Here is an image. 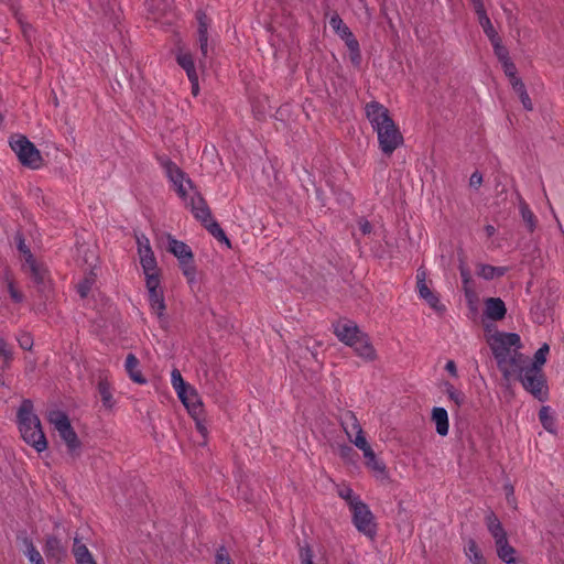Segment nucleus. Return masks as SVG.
I'll return each instance as SVG.
<instances>
[{
	"label": "nucleus",
	"instance_id": "1",
	"mask_svg": "<svg viewBox=\"0 0 564 564\" xmlns=\"http://www.w3.org/2000/svg\"><path fill=\"white\" fill-rule=\"evenodd\" d=\"M487 343L506 379L513 376L521 362H524L525 356L519 351L520 336L518 334L497 332L488 337Z\"/></svg>",
	"mask_w": 564,
	"mask_h": 564
},
{
	"label": "nucleus",
	"instance_id": "2",
	"mask_svg": "<svg viewBox=\"0 0 564 564\" xmlns=\"http://www.w3.org/2000/svg\"><path fill=\"white\" fill-rule=\"evenodd\" d=\"M17 423L23 441L36 452L42 453L47 448V441L42 430L41 421L34 413L33 403L24 399L17 412Z\"/></svg>",
	"mask_w": 564,
	"mask_h": 564
},
{
	"label": "nucleus",
	"instance_id": "3",
	"mask_svg": "<svg viewBox=\"0 0 564 564\" xmlns=\"http://www.w3.org/2000/svg\"><path fill=\"white\" fill-rule=\"evenodd\" d=\"M513 375H517L525 391L531 393L540 401L547 397L546 378L542 369L534 366H525V361L517 368Z\"/></svg>",
	"mask_w": 564,
	"mask_h": 564
},
{
	"label": "nucleus",
	"instance_id": "4",
	"mask_svg": "<svg viewBox=\"0 0 564 564\" xmlns=\"http://www.w3.org/2000/svg\"><path fill=\"white\" fill-rule=\"evenodd\" d=\"M10 147L24 166L36 170L42 165L43 160L40 151L24 135L12 137Z\"/></svg>",
	"mask_w": 564,
	"mask_h": 564
},
{
	"label": "nucleus",
	"instance_id": "5",
	"mask_svg": "<svg viewBox=\"0 0 564 564\" xmlns=\"http://www.w3.org/2000/svg\"><path fill=\"white\" fill-rule=\"evenodd\" d=\"M47 420L58 432L61 438L66 443L70 452L79 447L78 437L70 425L68 416L63 411H51L47 415Z\"/></svg>",
	"mask_w": 564,
	"mask_h": 564
},
{
	"label": "nucleus",
	"instance_id": "6",
	"mask_svg": "<svg viewBox=\"0 0 564 564\" xmlns=\"http://www.w3.org/2000/svg\"><path fill=\"white\" fill-rule=\"evenodd\" d=\"M349 510L351 512L352 523L356 529L370 539L375 538L377 533V525L375 522V517L369 507L364 501H361Z\"/></svg>",
	"mask_w": 564,
	"mask_h": 564
},
{
	"label": "nucleus",
	"instance_id": "7",
	"mask_svg": "<svg viewBox=\"0 0 564 564\" xmlns=\"http://www.w3.org/2000/svg\"><path fill=\"white\" fill-rule=\"evenodd\" d=\"M379 149L386 155H391L403 143V135L394 121L376 131Z\"/></svg>",
	"mask_w": 564,
	"mask_h": 564
},
{
	"label": "nucleus",
	"instance_id": "8",
	"mask_svg": "<svg viewBox=\"0 0 564 564\" xmlns=\"http://www.w3.org/2000/svg\"><path fill=\"white\" fill-rule=\"evenodd\" d=\"M329 25L345 41L348 50L350 51L351 61L355 64H359V44L358 41L355 39L354 34L351 33V31L349 30V28L344 23V21L338 14H334L330 17Z\"/></svg>",
	"mask_w": 564,
	"mask_h": 564
},
{
	"label": "nucleus",
	"instance_id": "9",
	"mask_svg": "<svg viewBox=\"0 0 564 564\" xmlns=\"http://www.w3.org/2000/svg\"><path fill=\"white\" fill-rule=\"evenodd\" d=\"M138 253L145 279L149 276H159L158 263L150 246L149 239L144 235L137 236Z\"/></svg>",
	"mask_w": 564,
	"mask_h": 564
},
{
	"label": "nucleus",
	"instance_id": "10",
	"mask_svg": "<svg viewBox=\"0 0 564 564\" xmlns=\"http://www.w3.org/2000/svg\"><path fill=\"white\" fill-rule=\"evenodd\" d=\"M165 173L173 183L177 194L184 200H187L191 191H194L192 181L187 178L184 172L173 162L167 161L164 164Z\"/></svg>",
	"mask_w": 564,
	"mask_h": 564
},
{
	"label": "nucleus",
	"instance_id": "11",
	"mask_svg": "<svg viewBox=\"0 0 564 564\" xmlns=\"http://www.w3.org/2000/svg\"><path fill=\"white\" fill-rule=\"evenodd\" d=\"M365 113L375 132L393 121L388 108L375 100L366 104Z\"/></svg>",
	"mask_w": 564,
	"mask_h": 564
},
{
	"label": "nucleus",
	"instance_id": "12",
	"mask_svg": "<svg viewBox=\"0 0 564 564\" xmlns=\"http://www.w3.org/2000/svg\"><path fill=\"white\" fill-rule=\"evenodd\" d=\"M416 289L420 299L424 300L433 311L438 314L445 311V306L441 303L437 294L427 286L426 271L422 268L416 272Z\"/></svg>",
	"mask_w": 564,
	"mask_h": 564
},
{
	"label": "nucleus",
	"instance_id": "13",
	"mask_svg": "<svg viewBox=\"0 0 564 564\" xmlns=\"http://www.w3.org/2000/svg\"><path fill=\"white\" fill-rule=\"evenodd\" d=\"M334 333L343 344L351 347L355 340H357L364 332L360 330L356 323L351 321H341L334 325Z\"/></svg>",
	"mask_w": 564,
	"mask_h": 564
},
{
	"label": "nucleus",
	"instance_id": "14",
	"mask_svg": "<svg viewBox=\"0 0 564 564\" xmlns=\"http://www.w3.org/2000/svg\"><path fill=\"white\" fill-rule=\"evenodd\" d=\"M22 269L30 274L33 282L41 289L45 290L50 283V274L46 267L37 262L34 258L24 262Z\"/></svg>",
	"mask_w": 564,
	"mask_h": 564
},
{
	"label": "nucleus",
	"instance_id": "15",
	"mask_svg": "<svg viewBox=\"0 0 564 564\" xmlns=\"http://www.w3.org/2000/svg\"><path fill=\"white\" fill-rule=\"evenodd\" d=\"M185 202L191 206L194 217L200 220L204 225L213 220L210 209L199 193L193 191V194H189Z\"/></svg>",
	"mask_w": 564,
	"mask_h": 564
},
{
	"label": "nucleus",
	"instance_id": "16",
	"mask_svg": "<svg viewBox=\"0 0 564 564\" xmlns=\"http://www.w3.org/2000/svg\"><path fill=\"white\" fill-rule=\"evenodd\" d=\"M184 406L187 409L193 419L203 415V402L197 391L191 386L186 391L177 395Z\"/></svg>",
	"mask_w": 564,
	"mask_h": 564
},
{
	"label": "nucleus",
	"instance_id": "17",
	"mask_svg": "<svg viewBox=\"0 0 564 564\" xmlns=\"http://www.w3.org/2000/svg\"><path fill=\"white\" fill-rule=\"evenodd\" d=\"M350 348L354 349L358 357L366 361H373L377 359V351L366 333H362L361 336L355 340Z\"/></svg>",
	"mask_w": 564,
	"mask_h": 564
},
{
	"label": "nucleus",
	"instance_id": "18",
	"mask_svg": "<svg viewBox=\"0 0 564 564\" xmlns=\"http://www.w3.org/2000/svg\"><path fill=\"white\" fill-rule=\"evenodd\" d=\"M473 7L475 9V12L478 17V22L481 25L485 34L488 36V39L494 41L495 39L499 37L497 31L495 30L489 17L486 13L482 0H471Z\"/></svg>",
	"mask_w": 564,
	"mask_h": 564
},
{
	"label": "nucleus",
	"instance_id": "19",
	"mask_svg": "<svg viewBox=\"0 0 564 564\" xmlns=\"http://www.w3.org/2000/svg\"><path fill=\"white\" fill-rule=\"evenodd\" d=\"M196 19L198 22V44L199 50L203 57L208 56L209 52V43H208V28L210 25V20L207 18V15L204 12H197Z\"/></svg>",
	"mask_w": 564,
	"mask_h": 564
},
{
	"label": "nucleus",
	"instance_id": "20",
	"mask_svg": "<svg viewBox=\"0 0 564 564\" xmlns=\"http://www.w3.org/2000/svg\"><path fill=\"white\" fill-rule=\"evenodd\" d=\"M343 429L348 437V440L352 443L354 438L365 437L364 431L356 417V415L348 411L341 417Z\"/></svg>",
	"mask_w": 564,
	"mask_h": 564
},
{
	"label": "nucleus",
	"instance_id": "21",
	"mask_svg": "<svg viewBox=\"0 0 564 564\" xmlns=\"http://www.w3.org/2000/svg\"><path fill=\"white\" fill-rule=\"evenodd\" d=\"M44 553L56 562L63 561L67 555V549L56 536H48L45 541Z\"/></svg>",
	"mask_w": 564,
	"mask_h": 564
},
{
	"label": "nucleus",
	"instance_id": "22",
	"mask_svg": "<svg viewBox=\"0 0 564 564\" xmlns=\"http://www.w3.org/2000/svg\"><path fill=\"white\" fill-rule=\"evenodd\" d=\"M507 313L503 301L499 297H489L485 301V314L489 319L500 321Z\"/></svg>",
	"mask_w": 564,
	"mask_h": 564
},
{
	"label": "nucleus",
	"instance_id": "23",
	"mask_svg": "<svg viewBox=\"0 0 564 564\" xmlns=\"http://www.w3.org/2000/svg\"><path fill=\"white\" fill-rule=\"evenodd\" d=\"M497 556L506 564H519L517 551L510 545L508 538L495 544Z\"/></svg>",
	"mask_w": 564,
	"mask_h": 564
},
{
	"label": "nucleus",
	"instance_id": "24",
	"mask_svg": "<svg viewBox=\"0 0 564 564\" xmlns=\"http://www.w3.org/2000/svg\"><path fill=\"white\" fill-rule=\"evenodd\" d=\"M76 564H97L93 554L77 536L74 538V544L72 550Z\"/></svg>",
	"mask_w": 564,
	"mask_h": 564
},
{
	"label": "nucleus",
	"instance_id": "25",
	"mask_svg": "<svg viewBox=\"0 0 564 564\" xmlns=\"http://www.w3.org/2000/svg\"><path fill=\"white\" fill-rule=\"evenodd\" d=\"M486 524L488 531L495 540V544L508 538L507 532L505 531L500 520L495 516V513L490 512L486 516Z\"/></svg>",
	"mask_w": 564,
	"mask_h": 564
},
{
	"label": "nucleus",
	"instance_id": "26",
	"mask_svg": "<svg viewBox=\"0 0 564 564\" xmlns=\"http://www.w3.org/2000/svg\"><path fill=\"white\" fill-rule=\"evenodd\" d=\"M432 421L435 423L437 434L441 436H446L448 434V414L444 408L433 409Z\"/></svg>",
	"mask_w": 564,
	"mask_h": 564
},
{
	"label": "nucleus",
	"instance_id": "27",
	"mask_svg": "<svg viewBox=\"0 0 564 564\" xmlns=\"http://www.w3.org/2000/svg\"><path fill=\"white\" fill-rule=\"evenodd\" d=\"M126 371L128 372L131 380L137 383L143 384L147 382L139 368V360L133 354H129L124 362Z\"/></svg>",
	"mask_w": 564,
	"mask_h": 564
},
{
	"label": "nucleus",
	"instance_id": "28",
	"mask_svg": "<svg viewBox=\"0 0 564 564\" xmlns=\"http://www.w3.org/2000/svg\"><path fill=\"white\" fill-rule=\"evenodd\" d=\"M169 250L180 260V262L189 261L193 259V253L189 247L176 239H170Z\"/></svg>",
	"mask_w": 564,
	"mask_h": 564
},
{
	"label": "nucleus",
	"instance_id": "29",
	"mask_svg": "<svg viewBox=\"0 0 564 564\" xmlns=\"http://www.w3.org/2000/svg\"><path fill=\"white\" fill-rule=\"evenodd\" d=\"M366 467L373 474V476L380 480H389V473L386 464L377 456L365 463Z\"/></svg>",
	"mask_w": 564,
	"mask_h": 564
},
{
	"label": "nucleus",
	"instance_id": "30",
	"mask_svg": "<svg viewBox=\"0 0 564 564\" xmlns=\"http://www.w3.org/2000/svg\"><path fill=\"white\" fill-rule=\"evenodd\" d=\"M337 495L346 501L349 509L360 503L362 500L360 499V496L354 492V490L350 488V486L346 484L337 485L336 487Z\"/></svg>",
	"mask_w": 564,
	"mask_h": 564
},
{
	"label": "nucleus",
	"instance_id": "31",
	"mask_svg": "<svg viewBox=\"0 0 564 564\" xmlns=\"http://www.w3.org/2000/svg\"><path fill=\"white\" fill-rule=\"evenodd\" d=\"M145 286L148 290V301L149 305L155 301H159L163 296V291L160 289V278L159 276H149L145 279Z\"/></svg>",
	"mask_w": 564,
	"mask_h": 564
},
{
	"label": "nucleus",
	"instance_id": "32",
	"mask_svg": "<svg viewBox=\"0 0 564 564\" xmlns=\"http://www.w3.org/2000/svg\"><path fill=\"white\" fill-rule=\"evenodd\" d=\"M519 210L529 231H534L536 228V217L533 212L530 209L529 205L524 202L523 198L519 197Z\"/></svg>",
	"mask_w": 564,
	"mask_h": 564
},
{
	"label": "nucleus",
	"instance_id": "33",
	"mask_svg": "<svg viewBox=\"0 0 564 564\" xmlns=\"http://www.w3.org/2000/svg\"><path fill=\"white\" fill-rule=\"evenodd\" d=\"M176 61L178 65L186 72L187 77L197 75L193 57L188 52H178Z\"/></svg>",
	"mask_w": 564,
	"mask_h": 564
},
{
	"label": "nucleus",
	"instance_id": "34",
	"mask_svg": "<svg viewBox=\"0 0 564 564\" xmlns=\"http://www.w3.org/2000/svg\"><path fill=\"white\" fill-rule=\"evenodd\" d=\"M465 555L471 564L484 561L481 551L479 550L475 540L469 539L464 547Z\"/></svg>",
	"mask_w": 564,
	"mask_h": 564
},
{
	"label": "nucleus",
	"instance_id": "35",
	"mask_svg": "<svg viewBox=\"0 0 564 564\" xmlns=\"http://www.w3.org/2000/svg\"><path fill=\"white\" fill-rule=\"evenodd\" d=\"M550 352V346L547 344H543L534 354L533 361H529L525 358V366H534L539 369H542L544 364L546 362L547 355Z\"/></svg>",
	"mask_w": 564,
	"mask_h": 564
},
{
	"label": "nucleus",
	"instance_id": "36",
	"mask_svg": "<svg viewBox=\"0 0 564 564\" xmlns=\"http://www.w3.org/2000/svg\"><path fill=\"white\" fill-rule=\"evenodd\" d=\"M98 392L101 397L102 404L111 409L115 404L110 384L107 380H100L98 382Z\"/></svg>",
	"mask_w": 564,
	"mask_h": 564
},
{
	"label": "nucleus",
	"instance_id": "37",
	"mask_svg": "<svg viewBox=\"0 0 564 564\" xmlns=\"http://www.w3.org/2000/svg\"><path fill=\"white\" fill-rule=\"evenodd\" d=\"M150 308H151L152 314H154L156 316V318L159 319L161 326L165 327L167 324V318L165 315L166 306H165L164 297L150 304Z\"/></svg>",
	"mask_w": 564,
	"mask_h": 564
},
{
	"label": "nucleus",
	"instance_id": "38",
	"mask_svg": "<svg viewBox=\"0 0 564 564\" xmlns=\"http://www.w3.org/2000/svg\"><path fill=\"white\" fill-rule=\"evenodd\" d=\"M352 444L362 452L366 462L377 456L366 437L354 438Z\"/></svg>",
	"mask_w": 564,
	"mask_h": 564
},
{
	"label": "nucleus",
	"instance_id": "39",
	"mask_svg": "<svg viewBox=\"0 0 564 564\" xmlns=\"http://www.w3.org/2000/svg\"><path fill=\"white\" fill-rule=\"evenodd\" d=\"M171 383L174 390L176 391L177 395H180L182 392L186 391L189 384H187L181 372L177 369H173L171 372Z\"/></svg>",
	"mask_w": 564,
	"mask_h": 564
},
{
	"label": "nucleus",
	"instance_id": "40",
	"mask_svg": "<svg viewBox=\"0 0 564 564\" xmlns=\"http://www.w3.org/2000/svg\"><path fill=\"white\" fill-rule=\"evenodd\" d=\"M208 231L218 240L225 241L228 246L230 245L229 239L227 238L225 231L220 228V226L213 219L206 225H204Z\"/></svg>",
	"mask_w": 564,
	"mask_h": 564
},
{
	"label": "nucleus",
	"instance_id": "41",
	"mask_svg": "<svg viewBox=\"0 0 564 564\" xmlns=\"http://www.w3.org/2000/svg\"><path fill=\"white\" fill-rule=\"evenodd\" d=\"M491 44L494 46V51H495V54L496 56L498 57L499 62L502 64L509 59H511L509 57V52L508 50L502 45L501 43V39L500 37H497L495 39L494 41H491Z\"/></svg>",
	"mask_w": 564,
	"mask_h": 564
},
{
	"label": "nucleus",
	"instance_id": "42",
	"mask_svg": "<svg viewBox=\"0 0 564 564\" xmlns=\"http://www.w3.org/2000/svg\"><path fill=\"white\" fill-rule=\"evenodd\" d=\"M25 556L32 564L43 561L41 553L31 541L25 540Z\"/></svg>",
	"mask_w": 564,
	"mask_h": 564
},
{
	"label": "nucleus",
	"instance_id": "43",
	"mask_svg": "<svg viewBox=\"0 0 564 564\" xmlns=\"http://www.w3.org/2000/svg\"><path fill=\"white\" fill-rule=\"evenodd\" d=\"M539 419L543 425V427L553 433L554 432V421L553 417L550 415L549 408L543 406L539 412Z\"/></svg>",
	"mask_w": 564,
	"mask_h": 564
},
{
	"label": "nucleus",
	"instance_id": "44",
	"mask_svg": "<svg viewBox=\"0 0 564 564\" xmlns=\"http://www.w3.org/2000/svg\"><path fill=\"white\" fill-rule=\"evenodd\" d=\"M446 393L448 398L455 402V404L460 405L465 401V395L463 392L458 391L452 384H446Z\"/></svg>",
	"mask_w": 564,
	"mask_h": 564
},
{
	"label": "nucleus",
	"instance_id": "45",
	"mask_svg": "<svg viewBox=\"0 0 564 564\" xmlns=\"http://www.w3.org/2000/svg\"><path fill=\"white\" fill-rule=\"evenodd\" d=\"M17 243H18V249L19 251L23 254L24 257V262L33 259V254L31 253L30 249L26 247L25 245V241L23 239V237L21 235H18L17 236Z\"/></svg>",
	"mask_w": 564,
	"mask_h": 564
},
{
	"label": "nucleus",
	"instance_id": "46",
	"mask_svg": "<svg viewBox=\"0 0 564 564\" xmlns=\"http://www.w3.org/2000/svg\"><path fill=\"white\" fill-rule=\"evenodd\" d=\"M182 270L184 275L187 278L188 282H193L195 280V267L193 265L192 260L181 262Z\"/></svg>",
	"mask_w": 564,
	"mask_h": 564
},
{
	"label": "nucleus",
	"instance_id": "47",
	"mask_svg": "<svg viewBox=\"0 0 564 564\" xmlns=\"http://www.w3.org/2000/svg\"><path fill=\"white\" fill-rule=\"evenodd\" d=\"M7 283L11 299L17 303H21L23 301V294L14 286L13 281L9 278H7Z\"/></svg>",
	"mask_w": 564,
	"mask_h": 564
},
{
	"label": "nucleus",
	"instance_id": "48",
	"mask_svg": "<svg viewBox=\"0 0 564 564\" xmlns=\"http://www.w3.org/2000/svg\"><path fill=\"white\" fill-rule=\"evenodd\" d=\"M495 272H496V269L494 265L481 264L478 270V275H480L481 278H484L486 280H491V279L496 278Z\"/></svg>",
	"mask_w": 564,
	"mask_h": 564
},
{
	"label": "nucleus",
	"instance_id": "49",
	"mask_svg": "<svg viewBox=\"0 0 564 564\" xmlns=\"http://www.w3.org/2000/svg\"><path fill=\"white\" fill-rule=\"evenodd\" d=\"M93 280L86 278L83 282L78 284L77 291L82 297H86L91 289Z\"/></svg>",
	"mask_w": 564,
	"mask_h": 564
},
{
	"label": "nucleus",
	"instance_id": "50",
	"mask_svg": "<svg viewBox=\"0 0 564 564\" xmlns=\"http://www.w3.org/2000/svg\"><path fill=\"white\" fill-rule=\"evenodd\" d=\"M19 345L24 350H30L33 346V339L29 334H21L18 337Z\"/></svg>",
	"mask_w": 564,
	"mask_h": 564
},
{
	"label": "nucleus",
	"instance_id": "51",
	"mask_svg": "<svg viewBox=\"0 0 564 564\" xmlns=\"http://www.w3.org/2000/svg\"><path fill=\"white\" fill-rule=\"evenodd\" d=\"M0 355L6 361H10L12 359V351L7 341L2 338H0Z\"/></svg>",
	"mask_w": 564,
	"mask_h": 564
},
{
	"label": "nucleus",
	"instance_id": "52",
	"mask_svg": "<svg viewBox=\"0 0 564 564\" xmlns=\"http://www.w3.org/2000/svg\"><path fill=\"white\" fill-rule=\"evenodd\" d=\"M215 564H231V561L224 547L217 551Z\"/></svg>",
	"mask_w": 564,
	"mask_h": 564
},
{
	"label": "nucleus",
	"instance_id": "53",
	"mask_svg": "<svg viewBox=\"0 0 564 564\" xmlns=\"http://www.w3.org/2000/svg\"><path fill=\"white\" fill-rule=\"evenodd\" d=\"M501 65H502L503 72L507 77H510V76H513L517 74V67L511 59L502 63Z\"/></svg>",
	"mask_w": 564,
	"mask_h": 564
},
{
	"label": "nucleus",
	"instance_id": "54",
	"mask_svg": "<svg viewBox=\"0 0 564 564\" xmlns=\"http://www.w3.org/2000/svg\"><path fill=\"white\" fill-rule=\"evenodd\" d=\"M300 556H301V560H302V563L303 564H313V555H312V552L310 549L307 547H303L301 549L300 551Z\"/></svg>",
	"mask_w": 564,
	"mask_h": 564
},
{
	"label": "nucleus",
	"instance_id": "55",
	"mask_svg": "<svg viewBox=\"0 0 564 564\" xmlns=\"http://www.w3.org/2000/svg\"><path fill=\"white\" fill-rule=\"evenodd\" d=\"M482 184V175L479 172H474L469 178V186L478 188Z\"/></svg>",
	"mask_w": 564,
	"mask_h": 564
},
{
	"label": "nucleus",
	"instance_id": "56",
	"mask_svg": "<svg viewBox=\"0 0 564 564\" xmlns=\"http://www.w3.org/2000/svg\"><path fill=\"white\" fill-rule=\"evenodd\" d=\"M519 98H520L525 110L531 111L533 109V104H532L531 98L527 91H521V94L519 95Z\"/></svg>",
	"mask_w": 564,
	"mask_h": 564
},
{
	"label": "nucleus",
	"instance_id": "57",
	"mask_svg": "<svg viewBox=\"0 0 564 564\" xmlns=\"http://www.w3.org/2000/svg\"><path fill=\"white\" fill-rule=\"evenodd\" d=\"M191 85H192V93L194 96L198 95L199 86H198V76L195 75L193 77H188Z\"/></svg>",
	"mask_w": 564,
	"mask_h": 564
},
{
	"label": "nucleus",
	"instance_id": "58",
	"mask_svg": "<svg viewBox=\"0 0 564 564\" xmlns=\"http://www.w3.org/2000/svg\"><path fill=\"white\" fill-rule=\"evenodd\" d=\"M202 416H198L197 419H194L195 422H196V429L199 431V433L205 436L206 433H207V429L203 422V420L200 419Z\"/></svg>",
	"mask_w": 564,
	"mask_h": 564
},
{
	"label": "nucleus",
	"instance_id": "59",
	"mask_svg": "<svg viewBox=\"0 0 564 564\" xmlns=\"http://www.w3.org/2000/svg\"><path fill=\"white\" fill-rule=\"evenodd\" d=\"M445 369L453 376V377H456L457 376V368H456V365L453 360H448L446 362V366H445Z\"/></svg>",
	"mask_w": 564,
	"mask_h": 564
},
{
	"label": "nucleus",
	"instance_id": "60",
	"mask_svg": "<svg viewBox=\"0 0 564 564\" xmlns=\"http://www.w3.org/2000/svg\"><path fill=\"white\" fill-rule=\"evenodd\" d=\"M505 489H506V492H507V499H508L509 503H513L514 502L513 487L511 485H506Z\"/></svg>",
	"mask_w": 564,
	"mask_h": 564
},
{
	"label": "nucleus",
	"instance_id": "61",
	"mask_svg": "<svg viewBox=\"0 0 564 564\" xmlns=\"http://www.w3.org/2000/svg\"><path fill=\"white\" fill-rule=\"evenodd\" d=\"M484 230L487 237H492L496 234V228L492 225H486Z\"/></svg>",
	"mask_w": 564,
	"mask_h": 564
},
{
	"label": "nucleus",
	"instance_id": "62",
	"mask_svg": "<svg viewBox=\"0 0 564 564\" xmlns=\"http://www.w3.org/2000/svg\"><path fill=\"white\" fill-rule=\"evenodd\" d=\"M508 78H509L510 85H511L512 87H514V86H517V85H519V84H521V83H522L521 78H519V77L517 76V74H516V75H513V76H510V77H508Z\"/></svg>",
	"mask_w": 564,
	"mask_h": 564
},
{
	"label": "nucleus",
	"instance_id": "63",
	"mask_svg": "<svg viewBox=\"0 0 564 564\" xmlns=\"http://www.w3.org/2000/svg\"><path fill=\"white\" fill-rule=\"evenodd\" d=\"M460 275H462L464 284H467L469 282V272L465 269H462Z\"/></svg>",
	"mask_w": 564,
	"mask_h": 564
},
{
	"label": "nucleus",
	"instance_id": "64",
	"mask_svg": "<svg viewBox=\"0 0 564 564\" xmlns=\"http://www.w3.org/2000/svg\"><path fill=\"white\" fill-rule=\"evenodd\" d=\"M360 229L362 230L364 234H368L371 230V226L368 221H365L360 225Z\"/></svg>",
	"mask_w": 564,
	"mask_h": 564
}]
</instances>
